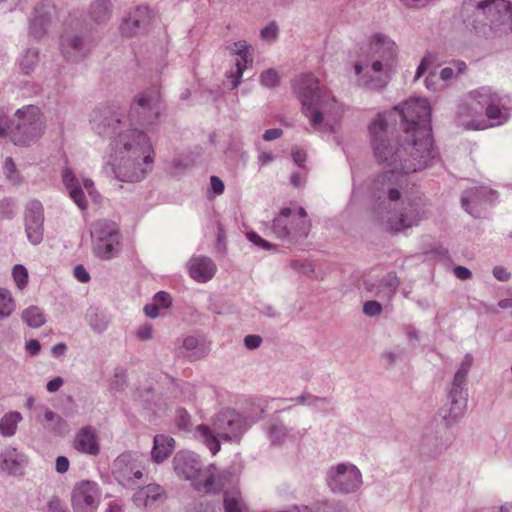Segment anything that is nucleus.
Returning <instances> with one entry per match:
<instances>
[{
	"instance_id": "nucleus-1",
	"label": "nucleus",
	"mask_w": 512,
	"mask_h": 512,
	"mask_svg": "<svg viewBox=\"0 0 512 512\" xmlns=\"http://www.w3.org/2000/svg\"><path fill=\"white\" fill-rule=\"evenodd\" d=\"M430 116L429 103L412 98L379 114L369 127L375 158L387 169L373 182L376 213L386 230L402 231L426 217L422 197L407 190V175L426 168L436 156Z\"/></svg>"
},
{
	"instance_id": "nucleus-2",
	"label": "nucleus",
	"mask_w": 512,
	"mask_h": 512,
	"mask_svg": "<svg viewBox=\"0 0 512 512\" xmlns=\"http://www.w3.org/2000/svg\"><path fill=\"white\" fill-rule=\"evenodd\" d=\"M162 112L161 94L157 86L139 93L126 114L114 106L96 108L90 115L92 129L109 138V164L122 182H139L152 171L155 151L148 129Z\"/></svg>"
},
{
	"instance_id": "nucleus-3",
	"label": "nucleus",
	"mask_w": 512,
	"mask_h": 512,
	"mask_svg": "<svg viewBox=\"0 0 512 512\" xmlns=\"http://www.w3.org/2000/svg\"><path fill=\"white\" fill-rule=\"evenodd\" d=\"M293 87L302 104V111L314 130L333 132L342 109L326 84L312 73H303L295 80Z\"/></svg>"
},
{
	"instance_id": "nucleus-4",
	"label": "nucleus",
	"mask_w": 512,
	"mask_h": 512,
	"mask_svg": "<svg viewBox=\"0 0 512 512\" xmlns=\"http://www.w3.org/2000/svg\"><path fill=\"white\" fill-rule=\"evenodd\" d=\"M363 50V58L354 63V71L360 86L369 89L384 88L396 67L398 49L387 35H372Z\"/></svg>"
},
{
	"instance_id": "nucleus-5",
	"label": "nucleus",
	"mask_w": 512,
	"mask_h": 512,
	"mask_svg": "<svg viewBox=\"0 0 512 512\" xmlns=\"http://www.w3.org/2000/svg\"><path fill=\"white\" fill-rule=\"evenodd\" d=\"M244 430V418L236 411L227 409L216 415L212 427L205 424L197 426L195 437L215 455L221 448L219 439L238 441Z\"/></svg>"
},
{
	"instance_id": "nucleus-6",
	"label": "nucleus",
	"mask_w": 512,
	"mask_h": 512,
	"mask_svg": "<svg viewBox=\"0 0 512 512\" xmlns=\"http://www.w3.org/2000/svg\"><path fill=\"white\" fill-rule=\"evenodd\" d=\"M42 130L43 121L39 108L29 105L15 113L10 125L0 126V137L9 136L15 145L25 146L37 139Z\"/></svg>"
},
{
	"instance_id": "nucleus-7",
	"label": "nucleus",
	"mask_w": 512,
	"mask_h": 512,
	"mask_svg": "<svg viewBox=\"0 0 512 512\" xmlns=\"http://www.w3.org/2000/svg\"><path fill=\"white\" fill-rule=\"evenodd\" d=\"M173 464L175 472L187 480H192L196 490L210 492L219 488L216 468L211 465L202 470L199 456L195 453L180 451L175 455Z\"/></svg>"
},
{
	"instance_id": "nucleus-8",
	"label": "nucleus",
	"mask_w": 512,
	"mask_h": 512,
	"mask_svg": "<svg viewBox=\"0 0 512 512\" xmlns=\"http://www.w3.org/2000/svg\"><path fill=\"white\" fill-rule=\"evenodd\" d=\"M476 9V18L485 20L484 25L495 34L512 31V6L508 0H470Z\"/></svg>"
},
{
	"instance_id": "nucleus-9",
	"label": "nucleus",
	"mask_w": 512,
	"mask_h": 512,
	"mask_svg": "<svg viewBox=\"0 0 512 512\" xmlns=\"http://www.w3.org/2000/svg\"><path fill=\"white\" fill-rule=\"evenodd\" d=\"M311 230V221L304 208L296 210L284 208L274 218L272 231L277 238L296 242L308 236Z\"/></svg>"
},
{
	"instance_id": "nucleus-10",
	"label": "nucleus",
	"mask_w": 512,
	"mask_h": 512,
	"mask_svg": "<svg viewBox=\"0 0 512 512\" xmlns=\"http://www.w3.org/2000/svg\"><path fill=\"white\" fill-rule=\"evenodd\" d=\"M483 87L467 93L457 106L455 120L459 126L469 130H484L491 127L484 114Z\"/></svg>"
},
{
	"instance_id": "nucleus-11",
	"label": "nucleus",
	"mask_w": 512,
	"mask_h": 512,
	"mask_svg": "<svg viewBox=\"0 0 512 512\" xmlns=\"http://www.w3.org/2000/svg\"><path fill=\"white\" fill-rule=\"evenodd\" d=\"M91 236L94 252L101 259H111L120 250V233L117 224L109 220H98L92 224Z\"/></svg>"
},
{
	"instance_id": "nucleus-12",
	"label": "nucleus",
	"mask_w": 512,
	"mask_h": 512,
	"mask_svg": "<svg viewBox=\"0 0 512 512\" xmlns=\"http://www.w3.org/2000/svg\"><path fill=\"white\" fill-rule=\"evenodd\" d=\"M327 484L334 493H353L361 487L362 475L355 465L339 463L328 470Z\"/></svg>"
},
{
	"instance_id": "nucleus-13",
	"label": "nucleus",
	"mask_w": 512,
	"mask_h": 512,
	"mask_svg": "<svg viewBox=\"0 0 512 512\" xmlns=\"http://www.w3.org/2000/svg\"><path fill=\"white\" fill-rule=\"evenodd\" d=\"M484 114L491 127L508 121L512 112V98L496 92L491 87H483Z\"/></svg>"
},
{
	"instance_id": "nucleus-14",
	"label": "nucleus",
	"mask_w": 512,
	"mask_h": 512,
	"mask_svg": "<svg viewBox=\"0 0 512 512\" xmlns=\"http://www.w3.org/2000/svg\"><path fill=\"white\" fill-rule=\"evenodd\" d=\"M112 473L120 485L134 488L143 478V467L136 455L123 453L114 460Z\"/></svg>"
},
{
	"instance_id": "nucleus-15",
	"label": "nucleus",
	"mask_w": 512,
	"mask_h": 512,
	"mask_svg": "<svg viewBox=\"0 0 512 512\" xmlns=\"http://www.w3.org/2000/svg\"><path fill=\"white\" fill-rule=\"evenodd\" d=\"M101 499V491L97 483L81 481L72 492V506L75 512H95Z\"/></svg>"
},
{
	"instance_id": "nucleus-16",
	"label": "nucleus",
	"mask_w": 512,
	"mask_h": 512,
	"mask_svg": "<svg viewBox=\"0 0 512 512\" xmlns=\"http://www.w3.org/2000/svg\"><path fill=\"white\" fill-rule=\"evenodd\" d=\"M496 199V191L480 186L467 189L461 198V203L467 213L474 217H479L485 208L493 204Z\"/></svg>"
},
{
	"instance_id": "nucleus-17",
	"label": "nucleus",
	"mask_w": 512,
	"mask_h": 512,
	"mask_svg": "<svg viewBox=\"0 0 512 512\" xmlns=\"http://www.w3.org/2000/svg\"><path fill=\"white\" fill-rule=\"evenodd\" d=\"M62 178L72 200L80 209H85L87 207V201L83 188L89 196L94 197L95 189L92 180L87 178L80 180L70 168H66L63 171Z\"/></svg>"
},
{
	"instance_id": "nucleus-18",
	"label": "nucleus",
	"mask_w": 512,
	"mask_h": 512,
	"mask_svg": "<svg viewBox=\"0 0 512 512\" xmlns=\"http://www.w3.org/2000/svg\"><path fill=\"white\" fill-rule=\"evenodd\" d=\"M152 11L147 6H138L121 24V33L126 37L145 33L152 21Z\"/></svg>"
},
{
	"instance_id": "nucleus-19",
	"label": "nucleus",
	"mask_w": 512,
	"mask_h": 512,
	"mask_svg": "<svg viewBox=\"0 0 512 512\" xmlns=\"http://www.w3.org/2000/svg\"><path fill=\"white\" fill-rule=\"evenodd\" d=\"M73 447L80 453L96 456L100 452L97 431L92 426L80 428L73 440Z\"/></svg>"
},
{
	"instance_id": "nucleus-20",
	"label": "nucleus",
	"mask_w": 512,
	"mask_h": 512,
	"mask_svg": "<svg viewBox=\"0 0 512 512\" xmlns=\"http://www.w3.org/2000/svg\"><path fill=\"white\" fill-rule=\"evenodd\" d=\"M232 51L238 56L236 59V69L229 74V77L233 79L232 88L234 89L239 85L243 71L253 62V48L245 41H239L234 43Z\"/></svg>"
},
{
	"instance_id": "nucleus-21",
	"label": "nucleus",
	"mask_w": 512,
	"mask_h": 512,
	"mask_svg": "<svg viewBox=\"0 0 512 512\" xmlns=\"http://www.w3.org/2000/svg\"><path fill=\"white\" fill-rule=\"evenodd\" d=\"M187 269L192 279L205 283L213 278L216 272V265L206 256H193L187 263Z\"/></svg>"
},
{
	"instance_id": "nucleus-22",
	"label": "nucleus",
	"mask_w": 512,
	"mask_h": 512,
	"mask_svg": "<svg viewBox=\"0 0 512 512\" xmlns=\"http://www.w3.org/2000/svg\"><path fill=\"white\" fill-rule=\"evenodd\" d=\"M27 463L26 456L8 446L0 453V469L10 475H21Z\"/></svg>"
},
{
	"instance_id": "nucleus-23",
	"label": "nucleus",
	"mask_w": 512,
	"mask_h": 512,
	"mask_svg": "<svg viewBox=\"0 0 512 512\" xmlns=\"http://www.w3.org/2000/svg\"><path fill=\"white\" fill-rule=\"evenodd\" d=\"M466 410V399L462 394L450 392L449 403L440 409V415L446 424L451 425L462 418Z\"/></svg>"
},
{
	"instance_id": "nucleus-24",
	"label": "nucleus",
	"mask_w": 512,
	"mask_h": 512,
	"mask_svg": "<svg viewBox=\"0 0 512 512\" xmlns=\"http://www.w3.org/2000/svg\"><path fill=\"white\" fill-rule=\"evenodd\" d=\"M61 49L64 57L69 61H77L88 52L85 42L80 37L70 33L62 36Z\"/></svg>"
},
{
	"instance_id": "nucleus-25",
	"label": "nucleus",
	"mask_w": 512,
	"mask_h": 512,
	"mask_svg": "<svg viewBox=\"0 0 512 512\" xmlns=\"http://www.w3.org/2000/svg\"><path fill=\"white\" fill-rule=\"evenodd\" d=\"M175 441L173 438L159 434L154 437V445L151 451L152 460L161 463L166 460L174 449Z\"/></svg>"
},
{
	"instance_id": "nucleus-26",
	"label": "nucleus",
	"mask_w": 512,
	"mask_h": 512,
	"mask_svg": "<svg viewBox=\"0 0 512 512\" xmlns=\"http://www.w3.org/2000/svg\"><path fill=\"white\" fill-rule=\"evenodd\" d=\"M164 494V490L157 484H149L140 488L133 496L134 503L141 507H148L155 501L160 499Z\"/></svg>"
},
{
	"instance_id": "nucleus-27",
	"label": "nucleus",
	"mask_w": 512,
	"mask_h": 512,
	"mask_svg": "<svg viewBox=\"0 0 512 512\" xmlns=\"http://www.w3.org/2000/svg\"><path fill=\"white\" fill-rule=\"evenodd\" d=\"M23 420L20 412L11 411L0 419V434L3 437H12L17 431L18 424Z\"/></svg>"
},
{
	"instance_id": "nucleus-28",
	"label": "nucleus",
	"mask_w": 512,
	"mask_h": 512,
	"mask_svg": "<svg viewBox=\"0 0 512 512\" xmlns=\"http://www.w3.org/2000/svg\"><path fill=\"white\" fill-rule=\"evenodd\" d=\"M473 363V357L470 354L465 355L460 367L455 373L452 388L450 392L462 394V387L466 383L467 375Z\"/></svg>"
},
{
	"instance_id": "nucleus-29",
	"label": "nucleus",
	"mask_w": 512,
	"mask_h": 512,
	"mask_svg": "<svg viewBox=\"0 0 512 512\" xmlns=\"http://www.w3.org/2000/svg\"><path fill=\"white\" fill-rule=\"evenodd\" d=\"M38 421L48 430L53 431L57 434H62L66 429V422L62 417L49 410L48 408L44 409V416L41 418L38 416Z\"/></svg>"
},
{
	"instance_id": "nucleus-30",
	"label": "nucleus",
	"mask_w": 512,
	"mask_h": 512,
	"mask_svg": "<svg viewBox=\"0 0 512 512\" xmlns=\"http://www.w3.org/2000/svg\"><path fill=\"white\" fill-rule=\"evenodd\" d=\"M225 512H248L239 491H227L224 495Z\"/></svg>"
},
{
	"instance_id": "nucleus-31",
	"label": "nucleus",
	"mask_w": 512,
	"mask_h": 512,
	"mask_svg": "<svg viewBox=\"0 0 512 512\" xmlns=\"http://www.w3.org/2000/svg\"><path fill=\"white\" fill-rule=\"evenodd\" d=\"M22 320L30 327L38 328L42 326L45 321V315L41 308L38 306H30L22 311Z\"/></svg>"
},
{
	"instance_id": "nucleus-32",
	"label": "nucleus",
	"mask_w": 512,
	"mask_h": 512,
	"mask_svg": "<svg viewBox=\"0 0 512 512\" xmlns=\"http://www.w3.org/2000/svg\"><path fill=\"white\" fill-rule=\"evenodd\" d=\"M90 16L96 23H103L110 17L109 0H93Z\"/></svg>"
},
{
	"instance_id": "nucleus-33",
	"label": "nucleus",
	"mask_w": 512,
	"mask_h": 512,
	"mask_svg": "<svg viewBox=\"0 0 512 512\" xmlns=\"http://www.w3.org/2000/svg\"><path fill=\"white\" fill-rule=\"evenodd\" d=\"M16 303L12 293L5 288H0V319L9 317L15 310Z\"/></svg>"
},
{
	"instance_id": "nucleus-34",
	"label": "nucleus",
	"mask_w": 512,
	"mask_h": 512,
	"mask_svg": "<svg viewBox=\"0 0 512 512\" xmlns=\"http://www.w3.org/2000/svg\"><path fill=\"white\" fill-rule=\"evenodd\" d=\"M467 69V65L463 61H455L450 66L445 67L440 72V78L443 81H449L458 75L464 73Z\"/></svg>"
},
{
	"instance_id": "nucleus-35",
	"label": "nucleus",
	"mask_w": 512,
	"mask_h": 512,
	"mask_svg": "<svg viewBox=\"0 0 512 512\" xmlns=\"http://www.w3.org/2000/svg\"><path fill=\"white\" fill-rule=\"evenodd\" d=\"M12 278L18 290L23 291L29 282L28 270L21 264H17L12 269Z\"/></svg>"
},
{
	"instance_id": "nucleus-36",
	"label": "nucleus",
	"mask_w": 512,
	"mask_h": 512,
	"mask_svg": "<svg viewBox=\"0 0 512 512\" xmlns=\"http://www.w3.org/2000/svg\"><path fill=\"white\" fill-rule=\"evenodd\" d=\"M25 221L41 222L44 221L43 206L38 200H32L27 205Z\"/></svg>"
},
{
	"instance_id": "nucleus-37",
	"label": "nucleus",
	"mask_w": 512,
	"mask_h": 512,
	"mask_svg": "<svg viewBox=\"0 0 512 512\" xmlns=\"http://www.w3.org/2000/svg\"><path fill=\"white\" fill-rule=\"evenodd\" d=\"M26 222V233L30 242L34 245L39 244L43 238V223L41 222Z\"/></svg>"
},
{
	"instance_id": "nucleus-38",
	"label": "nucleus",
	"mask_w": 512,
	"mask_h": 512,
	"mask_svg": "<svg viewBox=\"0 0 512 512\" xmlns=\"http://www.w3.org/2000/svg\"><path fill=\"white\" fill-rule=\"evenodd\" d=\"M38 62V52L29 49L20 61V67L25 74H29Z\"/></svg>"
},
{
	"instance_id": "nucleus-39",
	"label": "nucleus",
	"mask_w": 512,
	"mask_h": 512,
	"mask_svg": "<svg viewBox=\"0 0 512 512\" xmlns=\"http://www.w3.org/2000/svg\"><path fill=\"white\" fill-rule=\"evenodd\" d=\"M4 173L6 178L13 184H17L21 181V176L16 168V165L11 157H7L4 161Z\"/></svg>"
},
{
	"instance_id": "nucleus-40",
	"label": "nucleus",
	"mask_w": 512,
	"mask_h": 512,
	"mask_svg": "<svg viewBox=\"0 0 512 512\" xmlns=\"http://www.w3.org/2000/svg\"><path fill=\"white\" fill-rule=\"evenodd\" d=\"M175 424L179 430L190 431L191 419L190 415L184 409H178L175 415Z\"/></svg>"
},
{
	"instance_id": "nucleus-41",
	"label": "nucleus",
	"mask_w": 512,
	"mask_h": 512,
	"mask_svg": "<svg viewBox=\"0 0 512 512\" xmlns=\"http://www.w3.org/2000/svg\"><path fill=\"white\" fill-rule=\"evenodd\" d=\"M261 83L266 87H275L279 82V75L276 70L268 69L261 74Z\"/></svg>"
},
{
	"instance_id": "nucleus-42",
	"label": "nucleus",
	"mask_w": 512,
	"mask_h": 512,
	"mask_svg": "<svg viewBox=\"0 0 512 512\" xmlns=\"http://www.w3.org/2000/svg\"><path fill=\"white\" fill-rule=\"evenodd\" d=\"M278 36V26L272 22L261 30V38L266 41H274Z\"/></svg>"
},
{
	"instance_id": "nucleus-43",
	"label": "nucleus",
	"mask_w": 512,
	"mask_h": 512,
	"mask_svg": "<svg viewBox=\"0 0 512 512\" xmlns=\"http://www.w3.org/2000/svg\"><path fill=\"white\" fill-rule=\"evenodd\" d=\"M433 63L434 58L432 57V55H425L417 68L415 80L420 78L433 65Z\"/></svg>"
},
{
	"instance_id": "nucleus-44",
	"label": "nucleus",
	"mask_w": 512,
	"mask_h": 512,
	"mask_svg": "<svg viewBox=\"0 0 512 512\" xmlns=\"http://www.w3.org/2000/svg\"><path fill=\"white\" fill-rule=\"evenodd\" d=\"M154 303L159 306V308H167L171 304V296L166 292H159L154 297Z\"/></svg>"
},
{
	"instance_id": "nucleus-45",
	"label": "nucleus",
	"mask_w": 512,
	"mask_h": 512,
	"mask_svg": "<svg viewBox=\"0 0 512 512\" xmlns=\"http://www.w3.org/2000/svg\"><path fill=\"white\" fill-rule=\"evenodd\" d=\"M381 305L376 301H367L364 304V313L368 316H375L381 312Z\"/></svg>"
},
{
	"instance_id": "nucleus-46",
	"label": "nucleus",
	"mask_w": 512,
	"mask_h": 512,
	"mask_svg": "<svg viewBox=\"0 0 512 512\" xmlns=\"http://www.w3.org/2000/svg\"><path fill=\"white\" fill-rule=\"evenodd\" d=\"M247 238L252 242L254 243L255 245L263 248V249H270L271 247V244L264 240L263 238H261L258 234H256L255 232H250L247 234Z\"/></svg>"
},
{
	"instance_id": "nucleus-47",
	"label": "nucleus",
	"mask_w": 512,
	"mask_h": 512,
	"mask_svg": "<svg viewBox=\"0 0 512 512\" xmlns=\"http://www.w3.org/2000/svg\"><path fill=\"white\" fill-rule=\"evenodd\" d=\"M46 22L43 19H34L31 23V33L35 37H40L45 30Z\"/></svg>"
},
{
	"instance_id": "nucleus-48",
	"label": "nucleus",
	"mask_w": 512,
	"mask_h": 512,
	"mask_svg": "<svg viewBox=\"0 0 512 512\" xmlns=\"http://www.w3.org/2000/svg\"><path fill=\"white\" fill-rule=\"evenodd\" d=\"M49 512H65V506L59 498H52L48 502Z\"/></svg>"
},
{
	"instance_id": "nucleus-49",
	"label": "nucleus",
	"mask_w": 512,
	"mask_h": 512,
	"mask_svg": "<svg viewBox=\"0 0 512 512\" xmlns=\"http://www.w3.org/2000/svg\"><path fill=\"white\" fill-rule=\"evenodd\" d=\"M262 339L257 335H248L245 337V345L249 349H255L260 346Z\"/></svg>"
},
{
	"instance_id": "nucleus-50",
	"label": "nucleus",
	"mask_w": 512,
	"mask_h": 512,
	"mask_svg": "<svg viewBox=\"0 0 512 512\" xmlns=\"http://www.w3.org/2000/svg\"><path fill=\"white\" fill-rule=\"evenodd\" d=\"M74 275L77 278V280H79L82 283L87 282L89 280V278H90L88 272L81 265H78V266L75 267Z\"/></svg>"
},
{
	"instance_id": "nucleus-51",
	"label": "nucleus",
	"mask_w": 512,
	"mask_h": 512,
	"mask_svg": "<svg viewBox=\"0 0 512 512\" xmlns=\"http://www.w3.org/2000/svg\"><path fill=\"white\" fill-rule=\"evenodd\" d=\"M493 275L499 281H507L510 277V273L503 267L497 266L493 269Z\"/></svg>"
},
{
	"instance_id": "nucleus-52",
	"label": "nucleus",
	"mask_w": 512,
	"mask_h": 512,
	"mask_svg": "<svg viewBox=\"0 0 512 512\" xmlns=\"http://www.w3.org/2000/svg\"><path fill=\"white\" fill-rule=\"evenodd\" d=\"M137 336L141 340H147L152 337V327L150 325H143L137 331Z\"/></svg>"
},
{
	"instance_id": "nucleus-53",
	"label": "nucleus",
	"mask_w": 512,
	"mask_h": 512,
	"mask_svg": "<svg viewBox=\"0 0 512 512\" xmlns=\"http://www.w3.org/2000/svg\"><path fill=\"white\" fill-rule=\"evenodd\" d=\"M199 340L195 336H188L183 341V346L185 349L193 351L198 348Z\"/></svg>"
},
{
	"instance_id": "nucleus-54",
	"label": "nucleus",
	"mask_w": 512,
	"mask_h": 512,
	"mask_svg": "<svg viewBox=\"0 0 512 512\" xmlns=\"http://www.w3.org/2000/svg\"><path fill=\"white\" fill-rule=\"evenodd\" d=\"M211 187L216 194H222L224 191V184L220 178L212 176L210 179Z\"/></svg>"
},
{
	"instance_id": "nucleus-55",
	"label": "nucleus",
	"mask_w": 512,
	"mask_h": 512,
	"mask_svg": "<svg viewBox=\"0 0 512 512\" xmlns=\"http://www.w3.org/2000/svg\"><path fill=\"white\" fill-rule=\"evenodd\" d=\"M69 468V461L66 457L64 456H59L57 459H56V470L59 472V473H65Z\"/></svg>"
},
{
	"instance_id": "nucleus-56",
	"label": "nucleus",
	"mask_w": 512,
	"mask_h": 512,
	"mask_svg": "<svg viewBox=\"0 0 512 512\" xmlns=\"http://www.w3.org/2000/svg\"><path fill=\"white\" fill-rule=\"evenodd\" d=\"M282 135L281 129L272 128L265 131L263 138L266 141H271L279 138Z\"/></svg>"
},
{
	"instance_id": "nucleus-57",
	"label": "nucleus",
	"mask_w": 512,
	"mask_h": 512,
	"mask_svg": "<svg viewBox=\"0 0 512 512\" xmlns=\"http://www.w3.org/2000/svg\"><path fill=\"white\" fill-rule=\"evenodd\" d=\"M407 7L421 8L431 2V0H400Z\"/></svg>"
},
{
	"instance_id": "nucleus-58",
	"label": "nucleus",
	"mask_w": 512,
	"mask_h": 512,
	"mask_svg": "<svg viewBox=\"0 0 512 512\" xmlns=\"http://www.w3.org/2000/svg\"><path fill=\"white\" fill-rule=\"evenodd\" d=\"M63 385V379L61 377H56L47 383V390L49 392H56Z\"/></svg>"
},
{
	"instance_id": "nucleus-59",
	"label": "nucleus",
	"mask_w": 512,
	"mask_h": 512,
	"mask_svg": "<svg viewBox=\"0 0 512 512\" xmlns=\"http://www.w3.org/2000/svg\"><path fill=\"white\" fill-rule=\"evenodd\" d=\"M159 306L154 302L144 307V312L148 317L155 318L159 315Z\"/></svg>"
},
{
	"instance_id": "nucleus-60",
	"label": "nucleus",
	"mask_w": 512,
	"mask_h": 512,
	"mask_svg": "<svg viewBox=\"0 0 512 512\" xmlns=\"http://www.w3.org/2000/svg\"><path fill=\"white\" fill-rule=\"evenodd\" d=\"M454 273H455L457 278L462 279V280H466V279L471 278L470 270H468L467 268H465L463 266H457L454 269Z\"/></svg>"
},
{
	"instance_id": "nucleus-61",
	"label": "nucleus",
	"mask_w": 512,
	"mask_h": 512,
	"mask_svg": "<svg viewBox=\"0 0 512 512\" xmlns=\"http://www.w3.org/2000/svg\"><path fill=\"white\" fill-rule=\"evenodd\" d=\"M292 157L294 162L301 166L306 160V153L303 150L296 149L292 151Z\"/></svg>"
},
{
	"instance_id": "nucleus-62",
	"label": "nucleus",
	"mask_w": 512,
	"mask_h": 512,
	"mask_svg": "<svg viewBox=\"0 0 512 512\" xmlns=\"http://www.w3.org/2000/svg\"><path fill=\"white\" fill-rule=\"evenodd\" d=\"M26 349L30 355L34 356L40 351V343L37 340H30L26 344Z\"/></svg>"
},
{
	"instance_id": "nucleus-63",
	"label": "nucleus",
	"mask_w": 512,
	"mask_h": 512,
	"mask_svg": "<svg viewBox=\"0 0 512 512\" xmlns=\"http://www.w3.org/2000/svg\"><path fill=\"white\" fill-rule=\"evenodd\" d=\"M258 160L261 163V165H266L273 160V155L271 154V152L263 151L259 154Z\"/></svg>"
},
{
	"instance_id": "nucleus-64",
	"label": "nucleus",
	"mask_w": 512,
	"mask_h": 512,
	"mask_svg": "<svg viewBox=\"0 0 512 512\" xmlns=\"http://www.w3.org/2000/svg\"><path fill=\"white\" fill-rule=\"evenodd\" d=\"M122 505L117 501H112L108 505V512H121Z\"/></svg>"
}]
</instances>
